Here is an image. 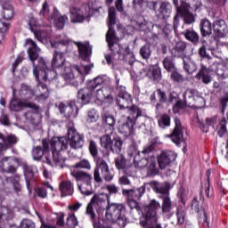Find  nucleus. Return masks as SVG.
<instances>
[{"label":"nucleus","mask_w":228,"mask_h":228,"mask_svg":"<svg viewBox=\"0 0 228 228\" xmlns=\"http://www.w3.org/2000/svg\"><path fill=\"white\" fill-rule=\"evenodd\" d=\"M155 13L158 19H168L172 14V4L167 1L161 2L159 9L155 11Z\"/></svg>","instance_id":"cd10ccee"},{"label":"nucleus","mask_w":228,"mask_h":228,"mask_svg":"<svg viewBox=\"0 0 228 228\" xmlns=\"http://www.w3.org/2000/svg\"><path fill=\"white\" fill-rule=\"evenodd\" d=\"M92 15H94V9L90 7V4L69 7V19L72 24H82L86 17H92Z\"/></svg>","instance_id":"1a4fd4ad"},{"label":"nucleus","mask_w":228,"mask_h":228,"mask_svg":"<svg viewBox=\"0 0 228 228\" xmlns=\"http://www.w3.org/2000/svg\"><path fill=\"white\" fill-rule=\"evenodd\" d=\"M227 119L223 118L217 125V134L219 138H224L227 134Z\"/></svg>","instance_id":"864d4df0"},{"label":"nucleus","mask_w":228,"mask_h":228,"mask_svg":"<svg viewBox=\"0 0 228 228\" xmlns=\"http://www.w3.org/2000/svg\"><path fill=\"white\" fill-rule=\"evenodd\" d=\"M116 24L117 10H115V7H110L109 9V29L106 33V42L112 55L120 53V45H118L120 39L115 34V29L112 27Z\"/></svg>","instance_id":"39448f33"},{"label":"nucleus","mask_w":228,"mask_h":228,"mask_svg":"<svg viewBox=\"0 0 228 228\" xmlns=\"http://www.w3.org/2000/svg\"><path fill=\"white\" fill-rule=\"evenodd\" d=\"M4 142V145H5V147H12V145H15V143H17L18 139L17 136L13 135V134H9L4 138V135H3V139H0Z\"/></svg>","instance_id":"bf43d9fd"},{"label":"nucleus","mask_w":228,"mask_h":228,"mask_svg":"<svg viewBox=\"0 0 228 228\" xmlns=\"http://www.w3.org/2000/svg\"><path fill=\"white\" fill-rule=\"evenodd\" d=\"M144 72L145 77L154 81V83H159L162 78L161 69L156 66H150Z\"/></svg>","instance_id":"473e14b6"},{"label":"nucleus","mask_w":228,"mask_h":228,"mask_svg":"<svg viewBox=\"0 0 228 228\" xmlns=\"http://www.w3.org/2000/svg\"><path fill=\"white\" fill-rule=\"evenodd\" d=\"M169 53L172 58H181L183 60V58L189 56L188 54H190V50L188 49L186 43L179 41L172 48L169 47Z\"/></svg>","instance_id":"a211bd4d"},{"label":"nucleus","mask_w":228,"mask_h":228,"mask_svg":"<svg viewBox=\"0 0 228 228\" xmlns=\"http://www.w3.org/2000/svg\"><path fill=\"white\" fill-rule=\"evenodd\" d=\"M7 183H12L13 189L16 191H22V185H20V175H14L11 177L6 178Z\"/></svg>","instance_id":"09e8293b"},{"label":"nucleus","mask_w":228,"mask_h":228,"mask_svg":"<svg viewBox=\"0 0 228 228\" xmlns=\"http://www.w3.org/2000/svg\"><path fill=\"white\" fill-rule=\"evenodd\" d=\"M53 69H64L67 67V62H65V55L62 52L55 51L52 59Z\"/></svg>","instance_id":"72a5a7b5"},{"label":"nucleus","mask_w":228,"mask_h":228,"mask_svg":"<svg viewBox=\"0 0 228 228\" xmlns=\"http://www.w3.org/2000/svg\"><path fill=\"white\" fill-rule=\"evenodd\" d=\"M11 111H22V110L26 108H29L34 111H38L40 110V106L37 105V103L31 102L28 100H20L19 98H13L10 102L9 106Z\"/></svg>","instance_id":"f8f14e48"},{"label":"nucleus","mask_w":228,"mask_h":228,"mask_svg":"<svg viewBox=\"0 0 228 228\" xmlns=\"http://www.w3.org/2000/svg\"><path fill=\"white\" fill-rule=\"evenodd\" d=\"M74 68L70 69V68L66 66V69H64V72L61 74L62 79L66 81V83H70L74 79Z\"/></svg>","instance_id":"13d9d810"},{"label":"nucleus","mask_w":228,"mask_h":228,"mask_svg":"<svg viewBox=\"0 0 228 228\" xmlns=\"http://www.w3.org/2000/svg\"><path fill=\"white\" fill-rule=\"evenodd\" d=\"M150 186L156 193H160L161 197H170V183L165 182L159 185V183L153 181L150 183Z\"/></svg>","instance_id":"a878e982"},{"label":"nucleus","mask_w":228,"mask_h":228,"mask_svg":"<svg viewBox=\"0 0 228 228\" xmlns=\"http://www.w3.org/2000/svg\"><path fill=\"white\" fill-rule=\"evenodd\" d=\"M71 175L76 180L77 184H79V183H92V181H94V176L92 175V174L86 171L71 170Z\"/></svg>","instance_id":"c756f323"},{"label":"nucleus","mask_w":228,"mask_h":228,"mask_svg":"<svg viewBox=\"0 0 228 228\" xmlns=\"http://www.w3.org/2000/svg\"><path fill=\"white\" fill-rule=\"evenodd\" d=\"M175 145H181L184 142V126L181 123L179 118H175V127L170 134L167 135Z\"/></svg>","instance_id":"9b49d317"},{"label":"nucleus","mask_w":228,"mask_h":228,"mask_svg":"<svg viewBox=\"0 0 228 228\" xmlns=\"http://www.w3.org/2000/svg\"><path fill=\"white\" fill-rule=\"evenodd\" d=\"M42 82L43 81H38L36 94L39 99H47V97H49V89L47 88V86Z\"/></svg>","instance_id":"c03bdc74"},{"label":"nucleus","mask_w":228,"mask_h":228,"mask_svg":"<svg viewBox=\"0 0 228 228\" xmlns=\"http://www.w3.org/2000/svg\"><path fill=\"white\" fill-rule=\"evenodd\" d=\"M183 99H185L190 106H200L204 102V97L200 96L199 91L193 88H187L183 94Z\"/></svg>","instance_id":"2eb2a0df"},{"label":"nucleus","mask_w":228,"mask_h":228,"mask_svg":"<svg viewBox=\"0 0 228 228\" xmlns=\"http://www.w3.org/2000/svg\"><path fill=\"white\" fill-rule=\"evenodd\" d=\"M128 154L129 156H134V168H143V151H138L135 146H130Z\"/></svg>","instance_id":"bb28decb"},{"label":"nucleus","mask_w":228,"mask_h":228,"mask_svg":"<svg viewBox=\"0 0 228 228\" xmlns=\"http://www.w3.org/2000/svg\"><path fill=\"white\" fill-rule=\"evenodd\" d=\"M172 29L173 27L170 24H166V26L163 28V33L165 35L166 40H168L169 42H172Z\"/></svg>","instance_id":"0e129e2a"},{"label":"nucleus","mask_w":228,"mask_h":228,"mask_svg":"<svg viewBox=\"0 0 228 228\" xmlns=\"http://www.w3.org/2000/svg\"><path fill=\"white\" fill-rule=\"evenodd\" d=\"M123 143L124 142H122V139H120V137H118L117 134H114L109 151H110L113 153L118 154L122 151Z\"/></svg>","instance_id":"a19ab883"},{"label":"nucleus","mask_w":228,"mask_h":228,"mask_svg":"<svg viewBox=\"0 0 228 228\" xmlns=\"http://www.w3.org/2000/svg\"><path fill=\"white\" fill-rule=\"evenodd\" d=\"M49 151L52 152H61L67 151L69 147V139L67 137H53L48 140Z\"/></svg>","instance_id":"dca6fc26"},{"label":"nucleus","mask_w":228,"mask_h":228,"mask_svg":"<svg viewBox=\"0 0 228 228\" xmlns=\"http://www.w3.org/2000/svg\"><path fill=\"white\" fill-rule=\"evenodd\" d=\"M177 159V155L172 151H163L158 157V163L160 170H164L167 167L170 166V163Z\"/></svg>","instance_id":"6ab92c4d"},{"label":"nucleus","mask_w":228,"mask_h":228,"mask_svg":"<svg viewBox=\"0 0 228 228\" xmlns=\"http://www.w3.org/2000/svg\"><path fill=\"white\" fill-rule=\"evenodd\" d=\"M2 17L5 20H12L15 17V8L10 2H4L2 4Z\"/></svg>","instance_id":"f704fd0d"},{"label":"nucleus","mask_w":228,"mask_h":228,"mask_svg":"<svg viewBox=\"0 0 228 228\" xmlns=\"http://www.w3.org/2000/svg\"><path fill=\"white\" fill-rule=\"evenodd\" d=\"M159 143H161L159 142V137H155L150 142L149 147L143 151L148 177H154V175H158V172H159L158 167H156V157L154 156L156 147L157 145H159Z\"/></svg>","instance_id":"423d86ee"},{"label":"nucleus","mask_w":228,"mask_h":228,"mask_svg":"<svg viewBox=\"0 0 228 228\" xmlns=\"http://www.w3.org/2000/svg\"><path fill=\"white\" fill-rule=\"evenodd\" d=\"M1 163V167L4 172H8L9 174H15V172H17V168L13 166L17 163L15 157H4Z\"/></svg>","instance_id":"2f4dec72"},{"label":"nucleus","mask_w":228,"mask_h":228,"mask_svg":"<svg viewBox=\"0 0 228 228\" xmlns=\"http://www.w3.org/2000/svg\"><path fill=\"white\" fill-rule=\"evenodd\" d=\"M61 197L74 194V184L70 181H63L60 183Z\"/></svg>","instance_id":"58836bf2"},{"label":"nucleus","mask_w":228,"mask_h":228,"mask_svg":"<svg viewBox=\"0 0 228 228\" xmlns=\"http://www.w3.org/2000/svg\"><path fill=\"white\" fill-rule=\"evenodd\" d=\"M213 31L211 21L208 20H201L200 21V34L202 37H209Z\"/></svg>","instance_id":"37998d69"},{"label":"nucleus","mask_w":228,"mask_h":228,"mask_svg":"<svg viewBox=\"0 0 228 228\" xmlns=\"http://www.w3.org/2000/svg\"><path fill=\"white\" fill-rule=\"evenodd\" d=\"M70 39L67 37L61 38L59 41H53L51 43L52 47H60L61 45H69Z\"/></svg>","instance_id":"69168bd1"},{"label":"nucleus","mask_w":228,"mask_h":228,"mask_svg":"<svg viewBox=\"0 0 228 228\" xmlns=\"http://www.w3.org/2000/svg\"><path fill=\"white\" fill-rule=\"evenodd\" d=\"M103 122L112 129L115 127L116 120H115V117H113L112 115H105L103 117Z\"/></svg>","instance_id":"338daca9"},{"label":"nucleus","mask_w":228,"mask_h":228,"mask_svg":"<svg viewBox=\"0 0 228 228\" xmlns=\"http://www.w3.org/2000/svg\"><path fill=\"white\" fill-rule=\"evenodd\" d=\"M159 199L162 200V204L156 200H151L143 208L146 224L151 227L158 224V216H156L158 209H161L162 215L167 216V218H172V199L170 196H160Z\"/></svg>","instance_id":"7ed1b4c3"},{"label":"nucleus","mask_w":228,"mask_h":228,"mask_svg":"<svg viewBox=\"0 0 228 228\" xmlns=\"http://www.w3.org/2000/svg\"><path fill=\"white\" fill-rule=\"evenodd\" d=\"M22 167L26 184L27 186H29V183H31L33 177H35V167L28 165V163H23Z\"/></svg>","instance_id":"ea45409f"},{"label":"nucleus","mask_w":228,"mask_h":228,"mask_svg":"<svg viewBox=\"0 0 228 228\" xmlns=\"http://www.w3.org/2000/svg\"><path fill=\"white\" fill-rule=\"evenodd\" d=\"M195 78L203 83V85H209V83L213 81L209 68L206 67L204 64H200V69L196 74Z\"/></svg>","instance_id":"393cba45"},{"label":"nucleus","mask_w":228,"mask_h":228,"mask_svg":"<svg viewBox=\"0 0 228 228\" xmlns=\"http://www.w3.org/2000/svg\"><path fill=\"white\" fill-rule=\"evenodd\" d=\"M68 138L71 149H83L85 145V135L77 133L76 128L72 126L68 128Z\"/></svg>","instance_id":"ddd939ff"},{"label":"nucleus","mask_w":228,"mask_h":228,"mask_svg":"<svg viewBox=\"0 0 228 228\" xmlns=\"http://www.w3.org/2000/svg\"><path fill=\"white\" fill-rule=\"evenodd\" d=\"M163 66L167 72H172L175 69V63L174 62V59H172V57L170 56L165 57V59L163 60Z\"/></svg>","instance_id":"6e6d98bb"},{"label":"nucleus","mask_w":228,"mask_h":228,"mask_svg":"<svg viewBox=\"0 0 228 228\" xmlns=\"http://www.w3.org/2000/svg\"><path fill=\"white\" fill-rule=\"evenodd\" d=\"M59 110L66 118H76L79 115V108L75 101H70L68 105L61 103L59 105Z\"/></svg>","instance_id":"f3484780"},{"label":"nucleus","mask_w":228,"mask_h":228,"mask_svg":"<svg viewBox=\"0 0 228 228\" xmlns=\"http://www.w3.org/2000/svg\"><path fill=\"white\" fill-rule=\"evenodd\" d=\"M36 224L31 219H24L20 223V228H35Z\"/></svg>","instance_id":"774afa93"},{"label":"nucleus","mask_w":228,"mask_h":228,"mask_svg":"<svg viewBox=\"0 0 228 228\" xmlns=\"http://www.w3.org/2000/svg\"><path fill=\"white\" fill-rule=\"evenodd\" d=\"M28 26L30 28V31L35 35V37L44 43V40H45V33L40 29V24H38L37 18H30Z\"/></svg>","instance_id":"c85d7f7f"},{"label":"nucleus","mask_w":228,"mask_h":228,"mask_svg":"<svg viewBox=\"0 0 228 228\" xmlns=\"http://www.w3.org/2000/svg\"><path fill=\"white\" fill-rule=\"evenodd\" d=\"M89 152L94 161H96V166L94 170V179L95 183L101 184L102 183V178L107 182L113 181V174L110 171V166H108V162H106V160L99 158L97 143L94 140H91L89 142Z\"/></svg>","instance_id":"20e7f679"},{"label":"nucleus","mask_w":228,"mask_h":228,"mask_svg":"<svg viewBox=\"0 0 228 228\" xmlns=\"http://www.w3.org/2000/svg\"><path fill=\"white\" fill-rule=\"evenodd\" d=\"M136 200H134L133 198H126L127 206L128 208H130V209H136L139 215L141 214V216H143V212L140 208V206L138 205V201Z\"/></svg>","instance_id":"4d7b16f0"},{"label":"nucleus","mask_w":228,"mask_h":228,"mask_svg":"<svg viewBox=\"0 0 228 228\" xmlns=\"http://www.w3.org/2000/svg\"><path fill=\"white\" fill-rule=\"evenodd\" d=\"M134 120H138V118H133L131 115L127 116L126 122L120 123L118 126V133L125 136H131L133 134V127L134 126Z\"/></svg>","instance_id":"b1692460"},{"label":"nucleus","mask_w":228,"mask_h":228,"mask_svg":"<svg viewBox=\"0 0 228 228\" xmlns=\"http://www.w3.org/2000/svg\"><path fill=\"white\" fill-rule=\"evenodd\" d=\"M93 97L97 99V101H111L113 97L110 94V91L107 88H98L93 91Z\"/></svg>","instance_id":"4c0bfd02"},{"label":"nucleus","mask_w":228,"mask_h":228,"mask_svg":"<svg viewBox=\"0 0 228 228\" xmlns=\"http://www.w3.org/2000/svg\"><path fill=\"white\" fill-rule=\"evenodd\" d=\"M75 44L77 45L80 58L86 61V60L92 56V46H90V45H85L81 42H77Z\"/></svg>","instance_id":"c9c22d12"},{"label":"nucleus","mask_w":228,"mask_h":228,"mask_svg":"<svg viewBox=\"0 0 228 228\" xmlns=\"http://www.w3.org/2000/svg\"><path fill=\"white\" fill-rule=\"evenodd\" d=\"M175 215L177 225H183L186 220V211H184V208L183 207H177Z\"/></svg>","instance_id":"5fc2aeb1"},{"label":"nucleus","mask_w":228,"mask_h":228,"mask_svg":"<svg viewBox=\"0 0 228 228\" xmlns=\"http://www.w3.org/2000/svg\"><path fill=\"white\" fill-rule=\"evenodd\" d=\"M92 67H94L93 65H86V66H78V65H73V70H76L77 72H78V74H80V79H82L80 81V83H85V76H83V72L86 75L90 74V70L92 69Z\"/></svg>","instance_id":"a18cd8bd"},{"label":"nucleus","mask_w":228,"mask_h":228,"mask_svg":"<svg viewBox=\"0 0 228 228\" xmlns=\"http://www.w3.org/2000/svg\"><path fill=\"white\" fill-rule=\"evenodd\" d=\"M183 70L187 72V74H193V72H197V62L190 57V55H187V57L183 59Z\"/></svg>","instance_id":"e433bc0d"},{"label":"nucleus","mask_w":228,"mask_h":228,"mask_svg":"<svg viewBox=\"0 0 228 228\" xmlns=\"http://www.w3.org/2000/svg\"><path fill=\"white\" fill-rule=\"evenodd\" d=\"M53 160L51 159V156L45 155V159L43 160V163H46L53 168L54 167H60V168H63V165L65 161H67V158L61 155V151H52Z\"/></svg>","instance_id":"aec40b11"},{"label":"nucleus","mask_w":228,"mask_h":228,"mask_svg":"<svg viewBox=\"0 0 228 228\" xmlns=\"http://www.w3.org/2000/svg\"><path fill=\"white\" fill-rule=\"evenodd\" d=\"M103 83L104 80L101 77L90 80L86 87L82 88L77 92V99L82 102V104H90V101H92V98L94 97V90L99 88Z\"/></svg>","instance_id":"6e6552de"},{"label":"nucleus","mask_w":228,"mask_h":228,"mask_svg":"<svg viewBox=\"0 0 228 228\" xmlns=\"http://www.w3.org/2000/svg\"><path fill=\"white\" fill-rule=\"evenodd\" d=\"M77 184L82 195H92V193H94V191H92V183H78Z\"/></svg>","instance_id":"603ef678"},{"label":"nucleus","mask_w":228,"mask_h":228,"mask_svg":"<svg viewBox=\"0 0 228 228\" xmlns=\"http://www.w3.org/2000/svg\"><path fill=\"white\" fill-rule=\"evenodd\" d=\"M25 45L28 47V58L34 67L33 74L37 81H54L58 77V73L54 69H47L44 58H38L41 49L37 43L33 39H26Z\"/></svg>","instance_id":"f03ea898"},{"label":"nucleus","mask_w":228,"mask_h":228,"mask_svg":"<svg viewBox=\"0 0 228 228\" xmlns=\"http://www.w3.org/2000/svg\"><path fill=\"white\" fill-rule=\"evenodd\" d=\"M123 197L126 199H134L135 200H140L142 197H143V186L138 188H132V189H123L122 190Z\"/></svg>","instance_id":"7c9ffc66"},{"label":"nucleus","mask_w":228,"mask_h":228,"mask_svg":"<svg viewBox=\"0 0 228 228\" xmlns=\"http://www.w3.org/2000/svg\"><path fill=\"white\" fill-rule=\"evenodd\" d=\"M73 168L80 170H92V164L90 163V160L82 159L73 166Z\"/></svg>","instance_id":"3c124183"},{"label":"nucleus","mask_w":228,"mask_h":228,"mask_svg":"<svg viewBox=\"0 0 228 228\" xmlns=\"http://www.w3.org/2000/svg\"><path fill=\"white\" fill-rule=\"evenodd\" d=\"M158 124L160 129H167V127H170V124H171L170 115L167 113L160 115L158 118Z\"/></svg>","instance_id":"49530a36"},{"label":"nucleus","mask_w":228,"mask_h":228,"mask_svg":"<svg viewBox=\"0 0 228 228\" xmlns=\"http://www.w3.org/2000/svg\"><path fill=\"white\" fill-rule=\"evenodd\" d=\"M115 79H116V92L118 94V97L121 95H126V94H129L127 93V91H126V86L120 84V78L118 77V76L116 75Z\"/></svg>","instance_id":"052dcab7"},{"label":"nucleus","mask_w":228,"mask_h":228,"mask_svg":"<svg viewBox=\"0 0 228 228\" xmlns=\"http://www.w3.org/2000/svg\"><path fill=\"white\" fill-rule=\"evenodd\" d=\"M50 152L49 150V139L42 140V146H37L32 149V158L36 161H40L45 156H48L47 153Z\"/></svg>","instance_id":"412c9836"},{"label":"nucleus","mask_w":228,"mask_h":228,"mask_svg":"<svg viewBox=\"0 0 228 228\" xmlns=\"http://www.w3.org/2000/svg\"><path fill=\"white\" fill-rule=\"evenodd\" d=\"M214 33L216 38H225L228 34L227 23L224 19H216L213 22Z\"/></svg>","instance_id":"4be33fe9"},{"label":"nucleus","mask_w":228,"mask_h":228,"mask_svg":"<svg viewBox=\"0 0 228 228\" xmlns=\"http://www.w3.org/2000/svg\"><path fill=\"white\" fill-rule=\"evenodd\" d=\"M170 78L172 81H175V83H183L184 81V77L177 72L175 69L171 71Z\"/></svg>","instance_id":"e2e57ef3"},{"label":"nucleus","mask_w":228,"mask_h":228,"mask_svg":"<svg viewBox=\"0 0 228 228\" xmlns=\"http://www.w3.org/2000/svg\"><path fill=\"white\" fill-rule=\"evenodd\" d=\"M66 225L68 228H76L79 225V221L75 214H71L67 218Z\"/></svg>","instance_id":"680f3d73"},{"label":"nucleus","mask_w":228,"mask_h":228,"mask_svg":"<svg viewBox=\"0 0 228 228\" xmlns=\"http://www.w3.org/2000/svg\"><path fill=\"white\" fill-rule=\"evenodd\" d=\"M116 102L121 110V113H128L133 118L142 117V109L136 107V105H133V96H131L130 94L118 96Z\"/></svg>","instance_id":"0eeeda50"},{"label":"nucleus","mask_w":228,"mask_h":228,"mask_svg":"<svg viewBox=\"0 0 228 228\" xmlns=\"http://www.w3.org/2000/svg\"><path fill=\"white\" fill-rule=\"evenodd\" d=\"M115 167L119 172L125 174V175H128V177H134L136 175L134 167L127 162V159H126L123 154L118 155L115 159Z\"/></svg>","instance_id":"9d476101"},{"label":"nucleus","mask_w":228,"mask_h":228,"mask_svg":"<svg viewBox=\"0 0 228 228\" xmlns=\"http://www.w3.org/2000/svg\"><path fill=\"white\" fill-rule=\"evenodd\" d=\"M175 6L176 8L178 15H180V17L183 19L185 24H193V22H195V16L190 12V10L191 9L190 4L184 1H181L180 6L179 4Z\"/></svg>","instance_id":"4468645a"},{"label":"nucleus","mask_w":228,"mask_h":228,"mask_svg":"<svg viewBox=\"0 0 228 228\" xmlns=\"http://www.w3.org/2000/svg\"><path fill=\"white\" fill-rule=\"evenodd\" d=\"M49 21L51 24H53L57 29H63L66 22H69V16L66 14L61 15L58 10L54 9L53 14L49 18Z\"/></svg>","instance_id":"5701e85b"},{"label":"nucleus","mask_w":228,"mask_h":228,"mask_svg":"<svg viewBox=\"0 0 228 228\" xmlns=\"http://www.w3.org/2000/svg\"><path fill=\"white\" fill-rule=\"evenodd\" d=\"M191 207H192V209H194L196 213H200V211H202L203 212V221L208 222V215L206 214V210H204V208H202V206H200V202L199 201V199L197 197L193 198Z\"/></svg>","instance_id":"8fccbe9b"},{"label":"nucleus","mask_w":228,"mask_h":228,"mask_svg":"<svg viewBox=\"0 0 228 228\" xmlns=\"http://www.w3.org/2000/svg\"><path fill=\"white\" fill-rule=\"evenodd\" d=\"M114 135L115 134L111 132L110 134H105L100 138L101 146L108 151H110V147Z\"/></svg>","instance_id":"de8ad7c7"},{"label":"nucleus","mask_w":228,"mask_h":228,"mask_svg":"<svg viewBox=\"0 0 228 228\" xmlns=\"http://www.w3.org/2000/svg\"><path fill=\"white\" fill-rule=\"evenodd\" d=\"M99 215V218L105 212V218L100 221L103 227H110V224H117L118 227H126L127 225V217L126 216V205L122 203H110V197L106 193L95 194L88 203L86 210V215L89 216L94 228H97L95 224V211Z\"/></svg>","instance_id":"f257e3e1"},{"label":"nucleus","mask_w":228,"mask_h":228,"mask_svg":"<svg viewBox=\"0 0 228 228\" xmlns=\"http://www.w3.org/2000/svg\"><path fill=\"white\" fill-rule=\"evenodd\" d=\"M183 37H185L186 40L191 42L193 45H198L200 40V37L195 30L190 28L186 29L185 32L183 33Z\"/></svg>","instance_id":"79ce46f5"}]
</instances>
